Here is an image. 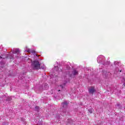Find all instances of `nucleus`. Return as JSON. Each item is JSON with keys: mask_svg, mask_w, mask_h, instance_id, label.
Returning <instances> with one entry per match:
<instances>
[{"mask_svg": "<svg viewBox=\"0 0 125 125\" xmlns=\"http://www.w3.org/2000/svg\"><path fill=\"white\" fill-rule=\"evenodd\" d=\"M13 53H14V54H17L18 55H19V54H20V50L18 49H16L15 50L13 51Z\"/></svg>", "mask_w": 125, "mask_h": 125, "instance_id": "3", "label": "nucleus"}, {"mask_svg": "<svg viewBox=\"0 0 125 125\" xmlns=\"http://www.w3.org/2000/svg\"><path fill=\"white\" fill-rule=\"evenodd\" d=\"M88 111H89V113L90 114H92V110H89Z\"/></svg>", "mask_w": 125, "mask_h": 125, "instance_id": "8", "label": "nucleus"}, {"mask_svg": "<svg viewBox=\"0 0 125 125\" xmlns=\"http://www.w3.org/2000/svg\"><path fill=\"white\" fill-rule=\"evenodd\" d=\"M62 106L63 107H66L67 105H68V103L67 102H65L62 104Z\"/></svg>", "mask_w": 125, "mask_h": 125, "instance_id": "5", "label": "nucleus"}, {"mask_svg": "<svg viewBox=\"0 0 125 125\" xmlns=\"http://www.w3.org/2000/svg\"><path fill=\"white\" fill-rule=\"evenodd\" d=\"M31 52L32 53H34V52H35V51H32Z\"/></svg>", "mask_w": 125, "mask_h": 125, "instance_id": "9", "label": "nucleus"}, {"mask_svg": "<svg viewBox=\"0 0 125 125\" xmlns=\"http://www.w3.org/2000/svg\"><path fill=\"white\" fill-rule=\"evenodd\" d=\"M39 107L38 106H35V109L36 111H39Z\"/></svg>", "mask_w": 125, "mask_h": 125, "instance_id": "6", "label": "nucleus"}, {"mask_svg": "<svg viewBox=\"0 0 125 125\" xmlns=\"http://www.w3.org/2000/svg\"><path fill=\"white\" fill-rule=\"evenodd\" d=\"M32 66L33 67L34 70H39L41 69V64L38 61H33L32 62Z\"/></svg>", "mask_w": 125, "mask_h": 125, "instance_id": "1", "label": "nucleus"}, {"mask_svg": "<svg viewBox=\"0 0 125 125\" xmlns=\"http://www.w3.org/2000/svg\"><path fill=\"white\" fill-rule=\"evenodd\" d=\"M124 85L125 87V83H124Z\"/></svg>", "mask_w": 125, "mask_h": 125, "instance_id": "10", "label": "nucleus"}, {"mask_svg": "<svg viewBox=\"0 0 125 125\" xmlns=\"http://www.w3.org/2000/svg\"><path fill=\"white\" fill-rule=\"evenodd\" d=\"M120 73L122 72V70H120Z\"/></svg>", "mask_w": 125, "mask_h": 125, "instance_id": "13", "label": "nucleus"}, {"mask_svg": "<svg viewBox=\"0 0 125 125\" xmlns=\"http://www.w3.org/2000/svg\"><path fill=\"white\" fill-rule=\"evenodd\" d=\"M72 74L74 76H76L78 75V71H77V70L75 69H74L73 72H72Z\"/></svg>", "mask_w": 125, "mask_h": 125, "instance_id": "4", "label": "nucleus"}, {"mask_svg": "<svg viewBox=\"0 0 125 125\" xmlns=\"http://www.w3.org/2000/svg\"><path fill=\"white\" fill-rule=\"evenodd\" d=\"M59 91H60V90H59Z\"/></svg>", "mask_w": 125, "mask_h": 125, "instance_id": "14", "label": "nucleus"}, {"mask_svg": "<svg viewBox=\"0 0 125 125\" xmlns=\"http://www.w3.org/2000/svg\"><path fill=\"white\" fill-rule=\"evenodd\" d=\"M27 52H30V51H27Z\"/></svg>", "mask_w": 125, "mask_h": 125, "instance_id": "12", "label": "nucleus"}, {"mask_svg": "<svg viewBox=\"0 0 125 125\" xmlns=\"http://www.w3.org/2000/svg\"><path fill=\"white\" fill-rule=\"evenodd\" d=\"M60 87H61V88H62V89H63L64 88V87L62 85H60Z\"/></svg>", "mask_w": 125, "mask_h": 125, "instance_id": "7", "label": "nucleus"}, {"mask_svg": "<svg viewBox=\"0 0 125 125\" xmlns=\"http://www.w3.org/2000/svg\"><path fill=\"white\" fill-rule=\"evenodd\" d=\"M88 92L90 94H91L92 95H93V93L95 92V89L94 88V87H91L88 89Z\"/></svg>", "mask_w": 125, "mask_h": 125, "instance_id": "2", "label": "nucleus"}, {"mask_svg": "<svg viewBox=\"0 0 125 125\" xmlns=\"http://www.w3.org/2000/svg\"><path fill=\"white\" fill-rule=\"evenodd\" d=\"M119 105H120V104H117V106H119Z\"/></svg>", "mask_w": 125, "mask_h": 125, "instance_id": "11", "label": "nucleus"}]
</instances>
